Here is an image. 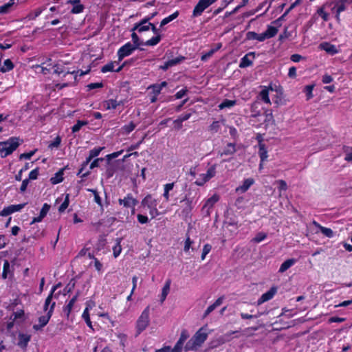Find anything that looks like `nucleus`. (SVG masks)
<instances>
[{
	"mask_svg": "<svg viewBox=\"0 0 352 352\" xmlns=\"http://www.w3.org/2000/svg\"><path fill=\"white\" fill-rule=\"evenodd\" d=\"M150 307H146L142 312L141 315L138 318L136 322V331L137 334H140L144 331L150 323Z\"/></svg>",
	"mask_w": 352,
	"mask_h": 352,
	"instance_id": "3",
	"label": "nucleus"
},
{
	"mask_svg": "<svg viewBox=\"0 0 352 352\" xmlns=\"http://www.w3.org/2000/svg\"><path fill=\"white\" fill-rule=\"evenodd\" d=\"M14 4V0H10V1L3 6H0V13H6L8 10Z\"/></svg>",
	"mask_w": 352,
	"mask_h": 352,
	"instance_id": "45",
	"label": "nucleus"
},
{
	"mask_svg": "<svg viewBox=\"0 0 352 352\" xmlns=\"http://www.w3.org/2000/svg\"><path fill=\"white\" fill-rule=\"evenodd\" d=\"M276 183H278L279 184L278 189H279L280 193L281 192V191H283V190L285 191L287 190V183L284 180H282V179L278 180V181H276Z\"/></svg>",
	"mask_w": 352,
	"mask_h": 352,
	"instance_id": "61",
	"label": "nucleus"
},
{
	"mask_svg": "<svg viewBox=\"0 0 352 352\" xmlns=\"http://www.w3.org/2000/svg\"><path fill=\"white\" fill-rule=\"evenodd\" d=\"M254 180L252 178H248L243 181V183L242 185L239 186L236 188V192H240V193H244L245 192L250 186L254 184Z\"/></svg>",
	"mask_w": 352,
	"mask_h": 352,
	"instance_id": "18",
	"label": "nucleus"
},
{
	"mask_svg": "<svg viewBox=\"0 0 352 352\" xmlns=\"http://www.w3.org/2000/svg\"><path fill=\"white\" fill-rule=\"evenodd\" d=\"M118 203L124 208H130L132 214H133L135 213V207L138 204V201L131 193H129L124 198L119 199Z\"/></svg>",
	"mask_w": 352,
	"mask_h": 352,
	"instance_id": "5",
	"label": "nucleus"
},
{
	"mask_svg": "<svg viewBox=\"0 0 352 352\" xmlns=\"http://www.w3.org/2000/svg\"><path fill=\"white\" fill-rule=\"evenodd\" d=\"M103 149L104 147H96L91 149L89 153V156L86 158L84 166L88 164L93 158L98 156Z\"/></svg>",
	"mask_w": 352,
	"mask_h": 352,
	"instance_id": "23",
	"label": "nucleus"
},
{
	"mask_svg": "<svg viewBox=\"0 0 352 352\" xmlns=\"http://www.w3.org/2000/svg\"><path fill=\"white\" fill-rule=\"evenodd\" d=\"M319 47L331 55H334L338 53L336 46L328 42H323L320 43Z\"/></svg>",
	"mask_w": 352,
	"mask_h": 352,
	"instance_id": "15",
	"label": "nucleus"
},
{
	"mask_svg": "<svg viewBox=\"0 0 352 352\" xmlns=\"http://www.w3.org/2000/svg\"><path fill=\"white\" fill-rule=\"evenodd\" d=\"M38 175V169L35 168L30 173L28 179H30H30L31 180L36 179H37Z\"/></svg>",
	"mask_w": 352,
	"mask_h": 352,
	"instance_id": "64",
	"label": "nucleus"
},
{
	"mask_svg": "<svg viewBox=\"0 0 352 352\" xmlns=\"http://www.w3.org/2000/svg\"><path fill=\"white\" fill-rule=\"evenodd\" d=\"M131 38L133 42L132 44L133 46H135L136 48L141 45L142 43L140 42L139 37L134 31H133V33L131 34Z\"/></svg>",
	"mask_w": 352,
	"mask_h": 352,
	"instance_id": "56",
	"label": "nucleus"
},
{
	"mask_svg": "<svg viewBox=\"0 0 352 352\" xmlns=\"http://www.w3.org/2000/svg\"><path fill=\"white\" fill-rule=\"evenodd\" d=\"M206 174H200L199 177L197 179V180L195 182V184L197 186H203L206 182L209 181V179H206Z\"/></svg>",
	"mask_w": 352,
	"mask_h": 352,
	"instance_id": "49",
	"label": "nucleus"
},
{
	"mask_svg": "<svg viewBox=\"0 0 352 352\" xmlns=\"http://www.w3.org/2000/svg\"><path fill=\"white\" fill-rule=\"evenodd\" d=\"M212 246L207 243L205 244L201 254V260L204 261L206 258V255L211 251Z\"/></svg>",
	"mask_w": 352,
	"mask_h": 352,
	"instance_id": "51",
	"label": "nucleus"
},
{
	"mask_svg": "<svg viewBox=\"0 0 352 352\" xmlns=\"http://www.w3.org/2000/svg\"><path fill=\"white\" fill-rule=\"evenodd\" d=\"M31 339V336L28 334L19 333L18 346L21 349H25Z\"/></svg>",
	"mask_w": 352,
	"mask_h": 352,
	"instance_id": "22",
	"label": "nucleus"
},
{
	"mask_svg": "<svg viewBox=\"0 0 352 352\" xmlns=\"http://www.w3.org/2000/svg\"><path fill=\"white\" fill-rule=\"evenodd\" d=\"M183 60H184V56H178L177 58H173L171 60H168L169 65L171 67L175 66L179 63H180Z\"/></svg>",
	"mask_w": 352,
	"mask_h": 352,
	"instance_id": "55",
	"label": "nucleus"
},
{
	"mask_svg": "<svg viewBox=\"0 0 352 352\" xmlns=\"http://www.w3.org/2000/svg\"><path fill=\"white\" fill-rule=\"evenodd\" d=\"M343 149L345 153L344 160L347 162H352V147L344 146Z\"/></svg>",
	"mask_w": 352,
	"mask_h": 352,
	"instance_id": "44",
	"label": "nucleus"
},
{
	"mask_svg": "<svg viewBox=\"0 0 352 352\" xmlns=\"http://www.w3.org/2000/svg\"><path fill=\"white\" fill-rule=\"evenodd\" d=\"M170 281H167L162 288V295H161V302H164L169 293L170 291Z\"/></svg>",
	"mask_w": 352,
	"mask_h": 352,
	"instance_id": "39",
	"label": "nucleus"
},
{
	"mask_svg": "<svg viewBox=\"0 0 352 352\" xmlns=\"http://www.w3.org/2000/svg\"><path fill=\"white\" fill-rule=\"evenodd\" d=\"M63 172L60 170V171L58 172L54 177H52L50 179V181H51L52 184H57L63 181Z\"/></svg>",
	"mask_w": 352,
	"mask_h": 352,
	"instance_id": "42",
	"label": "nucleus"
},
{
	"mask_svg": "<svg viewBox=\"0 0 352 352\" xmlns=\"http://www.w3.org/2000/svg\"><path fill=\"white\" fill-rule=\"evenodd\" d=\"M314 224L317 226L318 228H319L320 232L326 236L329 237V238H331L333 236V232L331 229L330 228H325V227H323L322 226H320V224H318L317 222L316 221H314Z\"/></svg>",
	"mask_w": 352,
	"mask_h": 352,
	"instance_id": "28",
	"label": "nucleus"
},
{
	"mask_svg": "<svg viewBox=\"0 0 352 352\" xmlns=\"http://www.w3.org/2000/svg\"><path fill=\"white\" fill-rule=\"evenodd\" d=\"M77 300V296H74L69 302V303L64 307L63 311L68 317L72 309V307Z\"/></svg>",
	"mask_w": 352,
	"mask_h": 352,
	"instance_id": "31",
	"label": "nucleus"
},
{
	"mask_svg": "<svg viewBox=\"0 0 352 352\" xmlns=\"http://www.w3.org/2000/svg\"><path fill=\"white\" fill-rule=\"evenodd\" d=\"M142 205L146 206L148 208H153L157 206V200L154 199L151 195H148L142 201Z\"/></svg>",
	"mask_w": 352,
	"mask_h": 352,
	"instance_id": "21",
	"label": "nucleus"
},
{
	"mask_svg": "<svg viewBox=\"0 0 352 352\" xmlns=\"http://www.w3.org/2000/svg\"><path fill=\"white\" fill-rule=\"evenodd\" d=\"M236 100H224L221 104H219L218 107L219 109H223L226 108H231L236 104Z\"/></svg>",
	"mask_w": 352,
	"mask_h": 352,
	"instance_id": "32",
	"label": "nucleus"
},
{
	"mask_svg": "<svg viewBox=\"0 0 352 352\" xmlns=\"http://www.w3.org/2000/svg\"><path fill=\"white\" fill-rule=\"evenodd\" d=\"M237 332H238L237 331H230V332L226 333L223 336L219 337L218 339L219 344H222L227 342L230 341L232 340V336L233 334L236 333Z\"/></svg>",
	"mask_w": 352,
	"mask_h": 352,
	"instance_id": "27",
	"label": "nucleus"
},
{
	"mask_svg": "<svg viewBox=\"0 0 352 352\" xmlns=\"http://www.w3.org/2000/svg\"><path fill=\"white\" fill-rule=\"evenodd\" d=\"M120 104V102L117 101L116 100L110 99L104 102L103 107L106 109H115Z\"/></svg>",
	"mask_w": 352,
	"mask_h": 352,
	"instance_id": "26",
	"label": "nucleus"
},
{
	"mask_svg": "<svg viewBox=\"0 0 352 352\" xmlns=\"http://www.w3.org/2000/svg\"><path fill=\"white\" fill-rule=\"evenodd\" d=\"M296 262V260L295 258H289L284 261L280 268L278 272L280 273H283L286 270H287L289 267H291L292 265H294Z\"/></svg>",
	"mask_w": 352,
	"mask_h": 352,
	"instance_id": "24",
	"label": "nucleus"
},
{
	"mask_svg": "<svg viewBox=\"0 0 352 352\" xmlns=\"http://www.w3.org/2000/svg\"><path fill=\"white\" fill-rule=\"evenodd\" d=\"M221 127V124L219 121H214L210 126V131L212 133H217Z\"/></svg>",
	"mask_w": 352,
	"mask_h": 352,
	"instance_id": "54",
	"label": "nucleus"
},
{
	"mask_svg": "<svg viewBox=\"0 0 352 352\" xmlns=\"http://www.w3.org/2000/svg\"><path fill=\"white\" fill-rule=\"evenodd\" d=\"M58 287H59V284L56 285L52 287L50 294L45 299V301L44 303V307H43L44 311H48V310L50 309V308L52 306V304L54 302V301H52L53 295H54V292L56 290V289Z\"/></svg>",
	"mask_w": 352,
	"mask_h": 352,
	"instance_id": "19",
	"label": "nucleus"
},
{
	"mask_svg": "<svg viewBox=\"0 0 352 352\" xmlns=\"http://www.w3.org/2000/svg\"><path fill=\"white\" fill-rule=\"evenodd\" d=\"M236 152L235 145L232 143H229L224 148L223 151L221 153V155H232Z\"/></svg>",
	"mask_w": 352,
	"mask_h": 352,
	"instance_id": "29",
	"label": "nucleus"
},
{
	"mask_svg": "<svg viewBox=\"0 0 352 352\" xmlns=\"http://www.w3.org/2000/svg\"><path fill=\"white\" fill-rule=\"evenodd\" d=\"M89 72V69L85 72H83L82 70H78V71H75V70L69 71L68 70V71H67V72L65 73L64 76H66L67 75H69V74L71 76H73V77H72L71 80L67 82L56 84V87L57 89H61L64 87L72 86L76 82L78 75H79L80 76H84V75L88 74Z\"/></svg>",
	"mask_w": 352,
	"mask_h": 352,
	"instance_id": "4",
	"label": "nucleus"
},
{
	"mask_svg": "<svg viewBox=\"0 0 352 352\" xmlns=\"http://www.w3.org/2000/svg\"><path fill=\"white\" fill-rule=\"evenodd\" d=\"M60 142H61V139L59 136H57L53 142H52L50 144H49V147L52 148H54V147H58L59 145L60 144Z\"/></svg>",
	"mask_w": 352,
	"mask_h": 352,
	"instance_id": "62",
	"label": "nucleus"
},
{
	"mask_svg": "<svg viewBox=\"0 0 352 352\" xmlns=\"http://www.w3.org/2000/svg\"><path fill=\"white\" fill-rule=\"evenodd\" d=\"M50 205H48L47 204H43V206L40 211V215L41 216V217L44 218L46 216V214H47V212L50 210Z\"/></svg>",
	"mask_w": 352,
	"mask_h": 352,
	"instance_id": "58",
	"label": "nucleus"
},
{
	"mask_svg": "<svg viewBox=\"0 0 352 352\" xmlns=\"http://www.w3.org/2000/svg\"><path fill=\"white\" fill-rule=\"evenodd\" d=\"M8 261L5 260L3 263L2 278L6 279L8 276L12 275V270Z\"/></svg>",
	"mask_w": 352,
	"mask_h": 352,
	"instance_id": "25",
	"label": "nucleus"
},
{
	"mask_svg": "<svg viewBox=\"0 0 352 352\" xmlns=\"http://www.w3.org/2000/svg\"><path fill=\"white\" fill-rule=\"evenodd\" d=\"M270 89L265 88L260 92L261 99L266 104H271L270 99L269 98Z\"/></svg>",
	"mask_w": 352,
	"mask_h": 352,
	"instance_id": "34",
	"label": "nucleus"
},
{
	"mask_svg": "<svg viewBox=\"0 0 352 352\" xmlns=\"http://www.w3.org/2000/svg\"><path fill=\"white\" fill-rule=\"evenodd\" d=\"M137 48L131 42H128L118 50V61H121L124 57L131 55Z\"/></svg>",
	"mask_w": 352,
	"mask_h": 352,
	"instance_id": "9",
	"label": "nucleus"
},
{
	"mask_svg": "<svg viewBox=\"0 0 352 352\" xmlns=\"http://www.w3.org/2000/svg\"><path fill=\"white\" fill-rule=\"evenodd\" d=\"M352 3V0H338L336 1L333 6L331 8L333 13L336 14V17L338 21L340 20V14L344 11L346 8V5Z\"/></svg>",
	"mask_w": 352,
	"mask_h": 352,
	"instance_id": "8",
	"label": "nucleus"
},
{
	"mask_svg": "<svg viewBox=\"0 0 352 352\" xmlns=\"http://www.w3.org/2000/svg\"><path fill=\"white\" fill-rule=\"evenodd\" d=\"M87 121L78 120L77 122L72 126V131L73 133H76L80 130V129L87 124Z\"/></svg>",
	"mask_w": 352,
	"mask_h": 352,
	"instance_id": "40",
	"label": "nucleus"
},
{
	"mask_svg": "<svg viewBox=\"0 0 352 352\" xmlns=\"http://www.w3.org/2000/svg\"><path fill=\"white\" fill-rule=\"evenodd\" d=\"M67 3L73 5V8L71 10L72 14H80L83 12L85 6L81 4L80 0H69Z\"/></svg>",
	"mask_w": 352,
	"mask_h": 352,
	"instance_id": "16",
	"label": "nucleus"
},
{
	"mask_svg": "<svg viewBox=\"0 0 352 352\" xmlns=\"http://www.w3.org/2000/svg\"><path fill=\"white\" fill-rule=\"evenodd\" d=\"M119 62L120 61H112V62H110L106 65H104L102 68H101V72L102 73H107V72H120L124 64H122V65H120L117 68H115L116 65H118L119 64Z\"/></svg>",
	"mask_w": 352,
	"mask_h": 352,
	"instance_id": "12",
	"label": "nucleus"
},
{
	"mask_svg": "<svg viewBox=\"0 0 352 352\" xmlns=\"http://www.w3.org/2000/svg\"><path fill=\"white\" fill-rule=\"evenodd\" d=\"M151 25H152V23L148 22V19H143L139 23L134 25L132 31L137 30L140 33L146 32L150 30Z\"/></svg>",
	"mask_w": 352,
	"mask_h": 352,
	"instance_id": "11",
	"label": "nucleus"
},
{
	"mask_svg": "<svg viewBox=\"0 0 352 352\" xmlns=\"http://www.w3.org/2000/svg\"><path fill=\"white\" fill-rule=\"evenodd\" d=\"M267 237L266 234L263 232L258 233L256 236L253 239V241L256 243H260Z\"/></svg>",
	"mask_w": 352,
	"mask_h": 352,
	"instance_id": "57",
	"label": "nucleus"
},
{
	"mask_svg": "<svg viewBox=\"0 0 352 352\" xmlns=\"http://www.w3.org/2000/svg\"><path fill=\"white\" fill-rule=\"evenodd\" d=\"M258 154L261 157V161L263 162H264L268 157L267 155V151L265 148V146L264 144H259V151Z\"/></svg>",
	"mask_w": 352,
	"mask_h": 352,
	"instance_id": "33",
	"label": "nucleus"
},
{
	"mask_svg": "<svg viewBox=\"0 0 352 352\" xmlns=\"http://www.w3.org/2000/svg\"><path fill=\"white\" fill-rule=\"evenodd\" d=\"M168 352H182V346L176 343L175 346L171 349L170 346H166Z\"/></svg>",
	"mask_w": 352,
	"mask_h": 352,
	"instance_id": "60",
	"label": "nucleus"
},
{
	"mask_svg": "<svg viewBox=\"0 0 352 352\" xmlns=\"http://www.w3.org/2000/svg\"><path fill=\"white\" fill-rule=\"evenodd\" d=\"M3 58V54L0 52V71L3 73H6L11 71L14 68V64L10 59L4 60L3 64L1 65V59Z\"/></svg>",
	"mask_w": 352,
	"mask_h": 352,
	"instance_id": "17",
	"label": "nucleus"
},
{
	"mask_svg": "<svg viewBox=\"0 0 352 352\" xmlns=\"http://www.w3.org/2000/svg\"><path fill=\"white\" fill-rule=\"evenodd\" d=\"M216 1L217 0H199L194 8L192 16L197 17L201 15L203 12Z\"/></svg>",
	"mask_w": 352,
	"mask_h": 352,
	"instance_id": "7",
	"label": "nucleus"
},
{
	"mask_svg": "<svg viewBox=\"0 0 352 352\" xmlns=\"http://www.w3.org/2000/svg\"><path fill=\"white\" fill-rule=\"evenodd\" d=\"M148 89H151L152 92L151 94L158 96L160 93L162 89H160V87L157 85V84L151 85L148 87Z\"/></svg>",
	"mask_w": 352,
	"mask_h": 352,
	"instance_id": "53",
	"label": "nucleus"
},
{
	"mask_svg": "<svg viewBox=\"0 0 352 352\" xmlns=\"http://www.w3.org/2000/svg\"><path fill=\"white\" fill-rule=\"evenodd\" d=\"M264 32L266 34V37L270 38L276 36L278 32V29L276 27L268 25L266 31Z\"/></svg>",
	"mask_w": 352,
	"mask_h": 352,
	"instance_id": "36",
	"label": "nucleus"
},
{
	"mask_svg": "<svg viewBox=\"0 0 352 352\" xmlns=\"http://www.w3.org/2000/svg\"><path fill=\"white\" fill-rule=\"evenodd\" d=\"M193 243H194L193 241L191 240V239L190 238V236L188 235H187L186 239L184 242V251L185 252H188Z\"/></svg>",
	"mask_w": 352,
	"mask_h": 352,
	"instance_id": "50",
	"label": "nucleus"
},
{
	"mask_svg": "<svg viewBox=\"0 0 352 352\" xmlns=\"http://www.w3.org/2000/svg\"><path fill=\"white\" fill-rule=\"evenodd\" d=\"M182 202L184 203V204L186 206L185 210H186L187 212L191 211L195 205L193 199L187 197V196L185 197V198L182 201Z\"/></svg>",
	"mask_w": 352,
	"mask_h": 352,
	"instance_id": "38",
	"label": "nucleus"
},
{
	"mask_svg": "<svg viewBox=\"0 0 352 352\" xmlns=\"http://www.w3.org/2000/svg\"><path fill=\"white\" fill-rule=\"evenodd\" d=\"M217 52V49H211L208 52L203 54L201 57V60L203 61L207 60L212 54Z\"/></svg>",
	"mask_w": 352,
	"mask_h": 352,
	"instance_id": "59",
	"label": "nucleus"
},
{
	"mask_svg": "<svg viewBox=\"0 0 352 352\" xmlns=\"http://www.w3.org/2000/svg\"><path fill=\"white\" fill-rule=\"evenodd\" d=\"M219 200V197L217 195H212L210 198H209L205 203L204 206L202 208L203 210H206L208 214H210V209H211L214 204L217 203Z\"/></svg>",
	"mask_w": 352,
	"mask_h": 352,
	"instance_id": "20",
	"label": "nucleus"
},
{
	"mask_svg": "<svg viewBox=\"0 0 352 352\" xmlns=\"http://www.w3.org/2000/svg\"><path fill=\"white\" fill-rule=\"evenodd\" d=\"M188 337H189V335H188L187 331H186V330L182 331L181 333L179 339L178 340L177 343L183 346L184 342L186 341V340L188 339Z\"/></svg>",
	"mask_w": 352,
	"mask_h": 352,
	"instance_id": "46",
	"label": "nucleus"
},
{
	"mask_svg": "<svg viewBox=\"0 0 352 352\" xmlns=\"http://www.w3.org/2000/svg\"><path fill=\"white\" fill-rule=\"evenodd\" d=\"M56 305V302H54L52 304L51 307L47 312V314L45 316H42L38 318V324H34L33 329L36 331H38L42 329L43 327H44L49 322L50 318L52 316V313L54 311V309Z\"/></svg>",
	"mask_w": 352,
	"mask_h": 352,
	"instance_id": "6",
	"label": "nucleus"
},
{
	"mask_svg": "<svg viewBox=\"0 0 352 352\" xmlns=\"http://www.w3.org/2000/svg\"><path fill=\"white\" fill-rule=\"evenodd\" d=\"M206 174V179H210L213 177H214L216 174V165H213L210 166Z\"/></svg>",
	"mask_w": 352,
	"mask_h": 352,
	"instance_id": "43",
	"label": "nucleus"
},
{
	"mask_svg": "<svg viewBox=\"0 0 352 352\" xmlns=\"http://www.w3.org/2000/svg\"><path fill=\"white\" fill-rule=\"evenodd\" d=\"M135 126V124L133 122H131L128 124L123 126L122 127V131H123V133L129 134V133L134 130Z\"/></svg>",
	"mask_w": 352,
	"mask_h": 352,
	"instance_id": "41",
	"label": "nucleus"
},
{
	"mask_svg": "<svg viewBox=\"0 0 352 352\" xmlns=\"http://www.w3.org/2000/svg\"><path fill=\"white\" fill-rule=\"evenodd\" d=\"M317 14L323 19L324 21L329 20V14L324 11V7H321L317 10Z\"/></svg>",
	"mask_w": 352,
	"mask_h": 352,
	"instance_id": "48",
	"label": "nucleus"
},
{
	"mask_svg": "<svg viewBox=\"0 0 352 352\" xmlns=\"http://www.w3.org/2000/svg\"><path fill=\"white\" fill-rule=\"evenodd\" d=\"M121 241H122V239L121 238H117L116 239V243L115 244V245L113 247V256L114 257H118L121 252H122V247H121Z\"/></svg>",
	"mask_w": 352,
	"mask_h": 352,
	"instance_id": "30",
	"label": "nucleus"
},
{
	"mask_svg": "<svg viewBox=\"0 0 352 352\" xmlns=\"http://www.w3.org/2000/svg\"><path fill=\"white\" fill-rule=\"evenodd\" d=\"M25 204H17V205H10L8 207L4 208L1 212L0 215L2 217L8 216L15 212L20 211L21 209L24 208Z\"/></svg>",
	"mask_w": 352,
	"mask_h": 352,
	"instance_id": "10",
	"label": "nucleus"
},
{
	"mask_svg": "<svg viewBox=\"0 0 352 352\" xmlns=\"http://www.w3.org/2000/svg\"><path fill=\"white\" fill-rule=\"evenodd\" d=\"M254 52H250L245 54L241 59L239 63V67L245 68L252 64V60L254 58Z\"/></svg>",
	"mask_w": 352,
	"mask_h": 352,
	"instance_id": "14",
	"label": "nucleus"
},
{
	"mask_svg": "<svg viewBox=\"0 0 352 352\" xmlns=\"http://www.w3.org/2000/svg\"><path fill=\"white\" fill-rule=\"evenodd\" d=\"M18 138H10L7 141L0 142V154L1 157L4 158L10 155L19 146Z\"/></svg>",
	"mask_w": 352,
	"mask_h": 352,
	"instance_id": "2",
	"label": "nucleus"
},
{
	"mask_svg": "<svg viewBox=\"0 0 352 352\" xmlns=\"http://www.w3.org/2000/svg\"><path fill=\"white\" fill-rule=\"evenodd\" d=\"M82 317L84 319V320L85 321V322L87 323V324L90 328H92L91 322L90 318H89V308L88 307H86L85 309L84 310V311L82 313Z\"/></svg>",
	"mask_w": 352,
	"mask_h": 352,
	"instance_id": "47",
	"label": "nucleus"
},
{
	"mask_svg": "<svg viewBox=\"0 0 352 352\" xmlns=\"http://www.w3.org/2000/svg\"><path fill=\"white\" fill-rule=\"evenodd\" d=\"M276 288L272 287L269 291L262 294L260 298L257 300V305H260L265 302L271 300L276 293Z\"/></svg>",
	"mask_w": 352,
	"mask_h": 352,
	"instance_id": "13",
	"label": "nucleus"
},
{
	"mask_svg": "<svg viewBox=\"0 0 352 352\" xmlns=\"http://www.w3.org/2000/svg\"><path fill=\"white\" fill-rule=\"evenodd\" d=\"M178 15H179V12L176 11L174 13H173L172 14L169 15L168 16L164 18L160 23V27H163L165 25L170 23V21H173L178 16Z\"/></svg>",
	"mask_w": 352,
	"mask_h": 352,
	"instance_id": "35",
	"label": "nucleus"
},
{
	"mask_svg": "<svg viewBox=\"0 0 352 352\" xmlns=\"http://www.w3.org/2000/svg\"><path fill=\"white\" fill-rule=\"evenodd\" d=\"M313 89H314V85H307L305 88L308 100L313 97V94H312Z\"/></svg>",
	"mask_w": 352,
	"mask_h": 352,
	"instance_id": "63",
	"label": "nucleus"
},
{
	"mask_svg": "<svg viewBox=\"0 0 352 352\" xmlns=\"http://www.w3.org/2000/svg\"><path fill=\"white\" fill-rule=\"evenodd\" d=\"M161 41V35L157 34L152 37L151 39L146 41L144 43L147 46H155L160 43Z\"/></svg>",
	"mask_w": 352,
	"mask_h": 352,
	"instance_id": "37",
	"label": "nucleus"
},
{
	"mask_svg": "<svg viewBox=\"0 0 352 352\" xmlns=\"http://www.w3.org/2000/svg\"><path fill=\"white\" fill-rule=\"evenodd\" d=\"M69 202V195H67L65 201L59 206L58 211L60 212H63L67 209V208L68 207Z\"/></svg>",
	"mask_w": 352,
	"mask_h": 352,
	"instance_id": "52",
	"label": "nucleus"
},
{
	"mask_svg": "<svg viewBox=\"0 0 352 352\" xmlns=\"http://www.w3.org/2000/svg\"><path fill=\"white\" fill-rule=\"evenodd\" d=\"M208 336V332L206 327L200 328L195 335L187 342L185 345L186 351L196 350L200 347L202 344L206 340Z\"/></svg>",
	"mask_w": 352,
	"mask_h": 352,
	"instance_id": "1",
	"label": "nucleus"
}]
</instances>
